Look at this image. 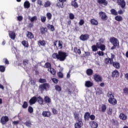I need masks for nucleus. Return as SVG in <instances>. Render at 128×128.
I'll list each match as a JSON object with an SVG mask.
<instances>
[{"mask_svg":"<svg viewBox=\"0 0 128 128\" xmlns=\"http://www.w3.org/2000/svg\"><path fill=\"white\" fill-rule=\"evenodd\" d=\"M110 54L111 56L110 58H108L104 59V63L106 64H112L114 68L118 70L120 68V64L116 61L114 62V58L116 56L114 54H112V53Z\"/></svg>","mask_w":128,"mask_h":128,"instance_id":"1","label":"nucleus"},{"mask_svg":"<svg viewBox=\"0 0 128 128\" xmlns=\"http://www.w3.org/2000/svg\"><path fill=\"white\" fill-rule=\"evenodd\" d=\"M66 56L68 55L66 54V52H63L62 51H58V53H54L52 54V58L54 60H58L60 62H64V60H66Z\"/></svg>","mask_w":128,"mask_h":128,"instance_id":"2","label":"nucleus"},{"mask_svg":"<svg viewBox=\"0 0 128 128\" xmlns=\"http://www.w3.org/2000/svg\"><path fill=\"white\" fill-rule=\"evenodd\" d=\"M108 98H110L108 100L109 104H112V106H116L118 104V101L114 98V94H112V92H108L107 94Z\"/></svg>","mask_w":128,"mask_h":128,"instance_id":"3","label":"nucleus"},{"mask_svg":"<svg viewBox=\"0 0 128 128\" xmlns=\"http://www.w3.org/2000/svg\"><path fill=\"white\" fill-rule=\"evenodd\" d=\"M110 42L112 44V46L111 48V50H116L118 46H120L118 40L112 37L110 38Z\"/></svg>","mask_w":128,"mask_h":128,"instance_id":"4","label":"nucleus"},{"mask_svg":"<svg viewBox=\"0 0 128 128\" xmlns=\"http://www.w3.org/2000/svg\"><path fill=\"white\" fill-rule=\"evenodd\" d=\"M50 86L48 83H44L39 86V88L40 92H44V90H46L48 88H50Z\"/></svg>","mask_w":128,"mask_h":128,"instance_id":"5","label":"nucleus"},{"mask_svg":"<svg viewBox=\"0 0 128 128\" xmlns=\"http://www.w3.org/2000/svg\"><path fill=\"white\" fill-rule=\"evenodd\" d=\"M116 4L119 6L122 10H124L126 8V1L124 0H117Z\"/></svg>","mask_w":128,"mask_h":128,"instance_id":"6","label":"nucleus"},{"mask_svg":"<svg viewBox=\"0 0 128 128\" xmlns=\"http://www.w3.org/2000/svg\"><path fill=\"white\" fill-rule=\"evenodd\" d=\"M10 120V118L8 116H2L0 118V122L2 124H6Z\"/></svg>","mask_w":128,"mask_h":128,"instance_id":"7","label":"nucleus"},{"mask_svg":"<svg viewBox=\"0 0 128 128\" xmlns=\"http://www.w3.org/2000/svg\"><path fill=\"white\" fill-rule=\"evenodd\" d=\"M94 80L96 82H102V78L98 74H95L94 76Z\"/></svg>","mask_w":128,"mask_h":128,"instance_id":"8","label":"nucleus"},{"mask_svg":"<svg viewBox=\"0 0 128 128\" xmlns=\"http://www.w3.org/2000/svg\"><path fill=\"white\" fill-rule=\"evenodd\" d=\"M90 38V36L88 34H82L80 36V40H82V42H86V40H88Z\"/></svg>","mask_w":128,"mask_h":128,"instance_id":"9","label":"nucleus"},{"mask_svg":"<svg viewBox=\"0 0 128 128\" xmlns=\"http://www.w3.org/2000/svg\"><path fill=\"white\" fill-rule=\"evenodd\" d=\"M36 102H38V98H36V96H34L29 100V104L30 106H32V104H34Z\"/></svg>","mask_w":128,"mask_h":128,"instance_id":"10","label":"nucleus"},{"mask_svg":"<svg viewBox=\"0 0 128 128\" xmlns=\"http://www.w3.org/2000/svg\"><path fill=\"white\" fill-rule=\"evenodd\" d=\"M74 124V128H82V126H84V122H82V120H79L77 121Z\"/></svg>","mask_w":128,"mask_h":128,"instance_id":"11","label":"nucleus"},{"mask_svg":"<svg viewBox=\"0 0 128 128\" xmlns=\"http://www.w3.org/2000/svg\"><path fill=\"white\" fill-rule=\"evenodd\" d=\"M99 14L100 16H101V18L102 20H108V16L105 12H100Z\"/></svg>","mask_w":128,"mask_h":128,"instance_id":"12","label":"nucleus"},{"mask_svg":"<svg viewBox=\"0 0 128 128\" xmlns=\"http://www.w3.org/2000/svg\"><path fill=\"white\" fill-rule=\"evenodd\" d=\"M26 38H28V40H32L34 38V34L30 31H27V34H26Z\"/></svg>","mask_w":128,"mask_h":128,"instance_id":"13","label":"nucleus"},{"mask_svg":"<svg viewBox=\"0 0 128 128\" xmlns=\"http://www.w3.org/2000/svg\"><path fill=\"white\" fill-rule=\"evenodd\" d=\"M97 2L99 4L104 6H106L108 4V2L106 0H97Z\"/></svg>","mask_w":128,"mask_h":128,"instance_id":"14","label":"nucleus"},{"mask_svg":"<svg viewBox=\"0 0 128 128\" xmlns=\"http://www.w3.org/2000/svg\"><path fill=\"white\" fill-rule=\"evenodd\" d=\"M42 116L44 118H50L52 116V113L49 111H44L42 113Z\"/></svg>","mask_w":128,"mask_h":128,"instance_id":"15","label":"nucleus"},{"mask_svg":"<svg viewBox=\"0 0 128 128\" xmlns=\"http://www.w3.org/2000/svg\"><path fill=\"white\" fill-rule=\"evenodd\" d=\"M42 34H44L48 32V28L44 26H41L40 29Z\"/></svg>","mask_w":128,"mask_h":128,"instance_id":"16","label":"nucleus"},{"mask_svg":"<svg viewBox=\"0 0 128 128\" xmlns=\"http://www.w3.org/2000/svg\"><path fill=\"white\" fill-rule=\"evenodd\" d=\"M38 46H46V43L44 40H39L38 41Z\"/></svg>","mask_w":128,"mask_h":128,"instance_id":"17","label":"nucleus"},{"mask_svg":"<svg viewBox=\"0 0 128 128\" xmlns=\"http://www.w3.org/2000/svg\"><path fill=\"white\" fill-rule=\"evenodd\" d=\"M112 78H118L120 76V72L118 70H114L112 74Z\"/></svg>","mask_w":128,"mask_h":128,"instance_id":"18","label":"nucleus"},{"mask_svg":"<svg viewBox=\"0 0 128 128\" xmlns=\"http://www.w3.org/2000/svg\"><path fill=\"white\" fill-rule=\"evenodd\" d=\"M99 110L102 112H106V105L104 104H102L101 107L99 108Z\"/></svg>","mask_w":128,"mask_h":128,"instance_id":"19","label":"nucleus"},{"mask_svg":"<svg viewBox=\"0 0 128 128\" xmlns=\"http://www.w3.org/2000/svg\"><path fill=\"white\" fill-rule=\"evenodd\" d=\"M94 86V83H92V82L90 80L86 81L85 86H86V88H92V86Z\"/></svg>","mask_w":128,"mask_h":128,"instance_id":"20","label":"nucleus"},{"mask_svg":"<svg viewBox=\"0 0 128 128\" xmlns=\"http://www.w3.org/2000/svg\"><path fill=\"white\" fill-rule=\"evenodd\" d=\"M119 118L120 120H126L128 119V116H126V115L124 114V113L120 114Z\"/></svg>","mask_w":128,"mask_h":128,"instance_id":"21","label":"nucleus"},{"mask_svg":"<svg viewBox=\"0 0 128 128\" xmlns=\"http://www.w3.org/2000/svg\"><path fill=\"white\" fill-rule=\"evenodd\" d=\"M74 116L75 120H76L77 121L82 120V118H80V114L78 113L75 112L74 114Z\"/></svg>","mask_w":128,"mask_h":128,"instance_id":"22","label":"nucleus"},{"mask_svg":"<svg viewBox=\"0 0 128 128\" xmlns=\"http://www.w3.org/2000/svg\"><path fill=\"white\" fill-rule=\"evenodd\" d=\"M90 22V24L93 26H98V20L94 18L91 19Z\"/></svg>","mask_w":128,"mask_h":128,"instance_id":"23","label":"nucleus"},{"mask_svg":"<svg viewBox=\"0 0 128 128\" xmlns=\"http://www.w3.org/2000/svg\"><path fill=\"white\" fill-rule=\"evenodd\" d=\"M90 112H86L84 115V120H90Z\"/></svg>","mask_w":128,"mask_h":128,"instance_id":"24","label":"nucleus"},{"mask_svg":"<svg viewBox=\"0 0 128 128\" xmlns=\"http://www.w3.org/2000/svg\"><path fill=\"white\" fill-rule=\"evenodd\" d=\"M74 52H75L76 54H79V56H80L82 51L80 50V49L78 48V47H75L74 48Z\"/></svg>","mask_w":128,"mask_h":128,"instance_id":"25","label":"nucleus"},{"mask_svg":"<svg viewBox=\"0 0 128 128\" xmlns=\"http://www.w3.org/2000/svg\"><path fill=\"white\" fill-rule=\"evenodd\" d=\"M98 124L96 121H92L91 122V128H98Z\"/></svg>","mask_w":128,"mask_h":128,"instance_id":"26","label":"nucleus"},{"mask_svg":"<svg viewBox=\"0 0 128 128\" xmlns=\"http://www.w3.org/2000/svg\"><path fill=\"white\" fill-rule=\"evenodd\" d=\"M44 100L46 104H50L52 102V100L48 96H46L44 98Z\"/></svg>","mask_w":128,"mask_h":128,"instance_id":"27","label":"nucleus"},{"mask_svg":"<svg viewBox=\"0 0 128 128\" xmlns=\"http://www.w3.org/2000/svg\"><path fill=\"white\" fill-rule=\"evenodd\" d=\"M111 122L112 124L116 126H120V123H118V120L112 119Z\"/></svg>","mask_w":128,"mask_h":128,"instance_id":"28","label":"nucleus"},{"mask_svg":"<svg viewBox=\"0 0 128 128\" xmlns=\"http://www.w3.org/2000/svg\"><path fill=\"white\" fill-rule=\"evenodd\" d=\"M56 6L58 8H64V3L62 2L58 1L56 4Z\"/></svg>","mask_w":128,"mask_h":128,"instance_id":"29","label":"nucleus"},{"mask_svg":"<svg viewBox=\"0 0 128 128\" xmlns=\"http://www.w3.org/2000/svg\"><path fill=\"white\" fill-rule=\"evenodd\" d=\"M48 72H50L52 74L53 76H54L56 74V70L54 68H51L50 69L48 70Z\"/></svg>","mask_w":128,"mask_h":128,"instance_id":"30","label":"nucleus"},{"mask_svg":"<svg viewBox=\"0 0 128 128\" xmlns=\"http://www.w3.org/2000/svg\"><path fill=\"white\" fill-rule=\"evenodd\" d=\"M24 126H28V128H31L32 124V122L30 120H27L24 123Z\"/></svg>","mask_w":128,"mask_h":128,"instance_id":"31","label":"nucleus"},{"mask_svg":"<svg viewBox=\"0 0 128 128\" xmlns=\"http://www.w3.org/2000/svg\"><path fill=\"white\" fill-rule=\"evenodd\" d=\"M37 102L40 104H44V99L40 96L37 98Z\"/></svg>","mask_w":128,"mask_h":128,"instance_id":"32","label":"nucleus"},{"mask_svg":"<svg viewBox=\"0 0 128 128\" xmlns=\"http://www.w3.org/2000/svg\"><path fill=\"white\" fill-rule=\"evenodd\" d=\"M44 68H48V70H50V68H52V64L50 62H47L45 63Z\"/></svg>","mask_w":128,"mask_h":128,"instance_id":"33","label":"nucleus"},{"mask_svg":"<svg viewBox=\"0 0 128 128\" xmlns=\"http://www.w3.org/2000/svg\"><path fill=\"white\" fill-rule=\"evenodd\" d=\"M87 76H92L94 71L91 68H88L86 71Z\"/></svg>","mask_w":128,"mask_h":128,"instance_id":"34","label":"nucleus"},{"mask_svg":"<svg viewBox=\"0 0 128 128\" xmlns=\"http://www.w3.org/2000/svg\"><path fill=\"white\" fill-rule=\"evenodd\" d=\"M30 6V4L29 2L26 1L24 2V8H28Z\"/></svg>","mask_w":128,"mask_h":128,"instance_id":"35","label":"nucleus"},{"mask_svg":"<svg viewBox=\"0 0 128 128\" xmlns=\"http://www.w3.org/2000/svg\"><path fill=\"white\" fill-rule=\"evenodd\" d=\"M22 46H24L25 48H28L29 45H28V42L27 41H26V40H24L22 42Z\"/></svg>","mask_w":128,"mask_h":128,"instance_id":"36","label":"nucleus"},{"mask_svg":"<svg viewBox=\"0 0 128 128\" xmlns=\"http://www.w3.org/2000/svg\"><path fill=\"white\" fill-rule=\"evenodd\" d=\"M115 20L117 22H122V17L120 16L116 15L115 17Z\"/></svg>","mask_w":128,"mask_h":128,"instance_id":"37","label":"nucleus"},{"mask_svg":"<svg viewBox=\"0 0 128 128\" xmlns=\"http://www.w3.org/2000/svg\"><path fill=\"white\" fill-rule=\"evenodd\" d=\"M72 6H74L75 8H78V2L76 1H72Z\"/></svg>","mask_w":128,"mask_h":128,"instance_id":"38","label":"nucleus"},{"mask_svg":"<svg viewBox=\"0 0 128 128\" xmlns=\"http://www.w3.org/2000/svg\"><path fill=\"white\" fill-rule=\"evenodd\" d=\"M28 20H30L31 22H34V20H38V18H36V16H34L32 18H30V16L28 17Z\"/></svg>","mask_w":128,"mask_h":128,"instance_id":"39","label":"nucleus"},{"mask_svg":"<svg viewBox=\"0 0 128 128\" xmlns=\"http://www.w3.org/2000/svg\"><path fill=\"white\" fill-rule=\"evenodd\" d=\"M110 12L113 16H118V12L114 9H111Z\"/></svg>","mask_w":128,"mask_h":128,"instance_id":"40","label":"nucleus"},{"mask_svg":"<svg viewBox=\"0 0 128 128\" xmlns=\"http://www.w3.org/2000/svg\"><path fill=\"white\" fill-rule=\"evenodd\" d=\"M10 37L12 40H14V38H16V34L14 32H11L10 34Z\"/></svg>","mask_w":128,"mask_h":128,"instance_id":"41","label":"nucleus"},{"mask_svg":"<svg viewBox=\"0 0 128 128\" xmlns=\"http://www.w3.org/2000/svg\"><path fill=\"white\" fill-rule=\"evenodd\" d=\"M96 94H102V89L98 88L96 90Z\"/></svg>","mask_w":128,"mask_h":128,"instance_id":"42","label":"nucleus"},{"mask_svg":"<svg viewBox=\"0 0 128 128\" xmlns=\"http://www.w3.org/2000/svg\"><path fill=\"white\" fill-rule=\"evenodd\" d=\"M55 90L57 92H62V88L58 85L55 86Z\"/></svg>","mask_w":128,"mask_h":128,"instance_id":"43","label":"nucleus"},{"mask_svg":"<svg viewBox=\"0 0 128 128\" xmlns=\"http://www.w3.org/2000/svg\"><path fill=\"white\" fill-rule=\"evenodd\" d=\"M28 104L26 102L24 101L22 106V108H28Z\"/></svg>","mask_w":128,"mask_h":128,"instance_id":"44","label":"nucleus"},{"mask_svg":"<svg viewBox=\"0 0 128 128\" xmlns=\"http://www.w3.org/2000/svg\"><path fill=\"white\" fill-rule=\"evenodd\" d=\"M107 114L109 116H112V109L110 108H109L107 110Z\"/></svg>","mask_w":128,"mask_h":128,"instance_id":"45","label":"nucleus"},{"mask_svg":"<svg viewBox=\"0 0 128 128\" xmlns=\"http://www.w3.org/2000/svg\"><path fill=\"white\" fill-rule=\"evenodd\" d=\"M50 1H47L45 2L44 4V8H48V6H50Z\"/></svg>","mask_w":128,"mask_h":128,"instance_id":"46","label":"nucleus"},{"mask_svg":"<svg viewBox=\"0 0 128 128\" xmlns=\"http://www.w3.org/2000/svg\"><path fill=\"white\" fill-rule=\"evenodd\" d=\"M0 72H6V67L2 65L0 66Z\"/></svg>","mask_w":128,"mask_h":128,"instance_id":"47","label":"nucleus"},{"mask_svg":"<svg viewBox=\"0 0 128 128\" xmlns=\"http://www.w3.org/2000/svg\"><path fill=\"white\" fill-rule=\"evenodd\" d=\"M99 48H100V50H102V52L106 50V45L104 44H101Z\"/></svg>","mask_w":128,"mask_h":128,"instance_id":"48","label":"nucleus"},{"mask_svg":"<svg viewBox=\"0 0 128 128\" xmlns=\"http://www.w3.org/2000/svg\"><path fill=\"white\" fill-rule=\"evenodd\" d=\"M39 82H40V84H46V80L40 78L39 79Z\"/></svg>","mask_w":128,"mask_h":128,"instance_id":"49","label":"nucleus"},{"mask_svg":"<svg viewBox=\"0 0 128 128\" xmlns=\"http://www.w3.org/2000/svg\"><path fill=\"white\" fill-rule=\"evenodd\" d=\"M47 26H48V28H50V30L52 32L54 31V25H51V24H48Z\"/></svg>","mask_w":128,"mask_h":128,"instance_id":"50","label":"nucleus"},{"mask_svg":"<svg viewBox=\"0 0 128 128\" xmlns=\"http://www.w3.org/2000/svg\"><path fill=\"white\" fill-rule=\"evenodd\" d=\"M47 16V18L50 20H52V14L50 12H48L46 14Z\"/></svg>","mask_w":128,"mask_h":128,"instance_id":"51","label":"nucleus"},{"mask_svg":"<svg viewBox=\"0 0 128 128\" xmlns=\"http://www.w3.org/2000/svg\"><path fill=\"white\" fill-rule=\"evenodd\" d=\"M28 112L30 114H32L34 112V108L31 106L28 107Z\"/></svg>","mask_w":128,"mask_h":128,"instance_id":"52","label":"nucleus"},{"mask_svg":"<svg viewBox=\"0 0 128 128\" xmlns=\"http://www.w3.org/2000/svg\"><path fill=\"white\" fill-rule=\"evenodd\" d=\"M98 48L96 45H93L92 46V52H96L98 50Z\"/></svg>","mask_w":128,"mask_h":128,"instance_id":"53","label":"nucleus"},{"mask_svg":"<svg viewBox=\"0 0 128 128\" xmlns=\"http://www.w3.org/2000/svg\"><path fill=\"white\" fill-rule=\"evenodd\" d=\"M124 94H126V96H128V88L126 87L123 89Z\"/></svg>","mask_w":128,"mask_h":128,"instance_id":"54","label":"nucleus"},{"mask_svg":"<svg viewBox=\"0 0 128 128\" xmlns=\"http://www.w3.org/2000/svg\"><path fill=\"white\" fill-rule=\"evenodd\" d=\"M58 76L59 78H64V74H62V72H60L58 73Z\"/></svg>","mask_w":128,"mask_h":128,"instance_id":"55","label":"nucleus"},{"mask_svg":"<svg viewBox=\"0 0 128 128\" xmlns=\"http://www.w3.org/2000/svg\"><path fill=\"white\" fill-rule=\"evenodd\" d=\"M58 47L59 48H62V41H58Z\"/></svg>","mask_w":128,"mask_h":128,"instance_id":"56","label":"nucleus"},{"mask_svg":"<svg viewBox=\"0 0 128 128\" xmlns=\"http://www.w3.org/2000/svg\"><path fill=\"white\" fill-rule=\"evenodd\" d=\"M40 20L42 22H45L46 20V16H41Z\"/></svg>","mask_w":128,"mask_h":128,"instance_id":"57","label":"nucleus"},{"mask_svg":"<svg viewBox=\"0 0 128 128\" xmlns=\"http://www.w3.org/2000/svg\"><path fill=\"white\" fill-rule=\"evenodd\" d=\"M52 111L54 114H58V110H56V108H52Z\"/></svg>","mask_w":128,"mask_h":128,"instance_id":"58","label":"nucleus"},{"mask_svg":"<svg viewBox=\"0 0 128 128\" xmlns=\"http://www.w3.org/2000/svg\"><path fill=\"white\" fill-rule=\"evenodd\" d=\"M37 4L40 6H44V4H42V0H38Z\"/></svg>","mask_w":128,"mask_h":128,"instance_id":"59","label":"nucleus"},{"mask_svg":"<svg viewBox=\"0 0 128 128\" xmlns=\"http://www.w3.org/2000/svg\"><path fill=\"white\" fill-rule=\"evenodd\" d=\"M69 18L70 20H74V15L72 13L69 14Z\"/></svg>","mask_w":128,"mask_h":128,"instance_id":"60","label":"nucleus"},{"mask_svg":"<svg viewBox=\"0 0 128 128\" xmlns=\"http://www.w3.org/2000/svg\"><path fill=\"white\" fill-rule=\"evenodd\" d=\"M28 64V60H25L23 61V66H26V64Z\"/></svg>","mask_w":128,"mask_h":128,"instance_id":"61","label":"nucleus"},{"mask_svg":"<svg viewBox=\"0 0 128 128\" xmlns=\"http://www.w3.org/2000/svg\"><path fill=\"white\" fill-rule=\"evenodd\" d=\"M52 81L53 82H54V84H58V80L56 78H52Z\"/></svg>","mask_w":128,"mask_h":128,"instance_id":"62","label":"nucleus"},{"mask_svg":"<svg viewBox=\"0 0 128 128\" xmlns=\"http://www.w3.org/2000/svg\"><path fill=\"white\" fill-rule=\"evenodd\" d=\"M4 60L5 64H10V61H8V58H5L4 59Z\"/></svg>","mask_w":128,"mask_h":128,"instance_id":"63","label":"nucleus"},{"mask_svg":"<svg viewBox=\"0 0 128 128\" xmlns=\"http://www.w3.org/2000/svg\"><path fill=\"white\" fill-rule=\"evenodd\" d=\"M80 26H82L83 24H84V20H80L79 22Z\"/></svg>","mask_w":128,"mask_h":128,"instance_id":"64","label":"nucleus"}]
</instances>
